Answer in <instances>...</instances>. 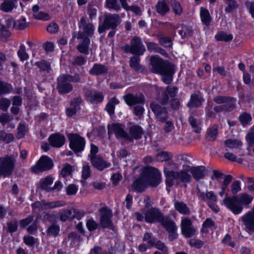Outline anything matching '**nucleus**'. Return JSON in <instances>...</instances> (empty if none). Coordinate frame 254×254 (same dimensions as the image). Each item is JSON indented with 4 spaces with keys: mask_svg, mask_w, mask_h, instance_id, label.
I'll return each mask as SVG.
<instances>
[{
    "mask_svg": "<svg viewBox=\"0 0 254 254\" xmlns=\"http://www.w3.org/2000/svg\"><path fill=\"white\" fill-rule=\"evenodd\" d=\"M189 157L187 155H180L175 162H169L164 167V172L166 177L167 186L172 187L174 180L189 183L191 180V175L196 180L203 178L206 170L203 166L191 167Z\"/></svg>",
    "mask_w": 254,
    "mask_h": 254,
    "instance_id": "nucleus-1",
    "label": "nucleus"
},
{
    "mask_svg": "<svg viewBox=\"0 0 254 254\" xmlns=\"http://www.w3.org/2000/svg\"><path fill=\"white\" fill-rule=\"evenodd\" d=\"M161 181V174L156 168L145 167L142 169L140 177L134 183V188L138 191H143L149 186L155 187Z\"/></svg>",
    "mask_w": 254,
    "mask_h": 254,
    "instance_id": "nucleus-2",
    "label": "nucleus"
},
{
    "mask_svg": "<svg viewBox=\"0 0 254 254\" xmlns=\"http://www.w3.org/2000/svg\"><path fill=\"white\" fill-rule=\"evenodd\" d=\"M253 197L247 193H243L238 196H227L223 200V204L234 214L241 213L244 207L250 204Z\"/></svg>",
    "mask_w": 254,
    "mask_h": 254,
    "instance_id": "nucleus-3",
    "label": "nucleus"
},
{
    "mask_svg": "<svg viewBox=\"0 0 254 254\" xmlns=\"http://www.w3.org/2000/svg\"><path fill=\"white\" fill-rule=\"evenodd\" d=\"M145 213V221L148 223L161 222L166 227L167 231L170 233V237L171 240L175 239L177 237L176 231L177 230L175 223L168 218H163L160 212L156 208H149L147 207Z\"/></svg>",
    "mask_w": 254,
    "mask_h": 254,
    "instance_id": "nucleus-4",
    "label": "nucleus"
},
{
    "mask_svg": "<svg viewBox=\"0 0 254 254\" xmlns=\"http://www.w3.org/2000/svg\"><path fill=\"white\" fill-rule=\"evenodd\" d=\"M150 62L153 71L162 75L164 82L166 84L170 83L175 72L174 65L156 56L151 57Z\"/></svg>",
    "mask_w": 254,
    "mask_h": 254,
    "instance_id": "nucleus-5",
    "label": "nucleus"
},
{
    "mask_svg": "<svg viewBox=\"0 0 254 254\" xmlns=\"http://www.w3.org/2000/svg\"><path fill=\"white\" fill-rule=\"evenodd\" d=\"M79 80V76L75 75L72 77L69 75H62L58 79V89L61 93H66L70 91L72 89V86L69 81L77 82Z\"/></svg>",
    "mask_w": 254,
    "mask_h": 254,
    "instance_id": "nucleus-6",
    "label": "nucleus"
},
{
    "mask_svg": "<svg viewBox=\"0 0 254 254\" xmlns=\"http://www.w3.org/2000/svg\"><path fill=\"white\" fill-rule=\"evenodd\" d=\"M15 159L6 156L0 158V175L7 176L11 174L13 171Z\"/></svg>",
    "mask_w": 254,
    "mask_h": 254,
    "instance_id": "nucleus-7",
    "label": "nucleus"
},
{
    "mask_svg": "<svg viewBox=\"0 0 254 254\" xmlns=\"http://www.w3.org/2000/svg\"><path fill=\"white\" fill-rule=\"evenodd\" d=\"M69 146L74 152H80L84 150L85 141L82 137L77 134H68Z\"/></svg>",
    "mask_w": 254,
    "mask_h": 254,
    "instance_id": "nucleus-8",
    "label": "nucleus"
},
{
    "mask_svg": "<svg viewBox=\"0 0 254 254\" xmlns=\"http://www.w3.org/2000/svg\"><path fill=\"white\" fill-rule=\"evenodd\" d=\"M53 160L47 156H42L36 164L31 167V171L35 173L51 169L53 166Z\"/></svg>",
    "mask_w": 254,
    "mask_h": 254,
    "instance_id": "nucleus-9",
    "label": "nucleus"
},
{
    "mask_svg": "<svg viewBox=\"0 0 254 254\" xmlns=\"http://www.w3.org/2000/svg\"><path fill=\"white\" fill-rule=\"evenodd\" d=\"M123 49L126 52H130L133 54L142 55L145 51V48L140 39L137 37L132 38L131 46L125 45Z\"/></svg>",
    "mask_w": 254,
    "mask_h": 254,
    "instance_id": "nucleus-10",
    "label": "nucleus"
},
{
    "mask_svg": "<svg viewBox=\"0 0 254 254\" xmlns=\"http://www.w3.org/2000/svg\"><path fill=\"white\" fill-rule=\"evenodd\" d=\"M121 22V19L118 15H109L107 16L102 25L99 26L98 31L102 33L106 29H114Z\"/></svg>",
    "mask_w": 254,
    "mask_h": 254,
    "instance_id": "nucleus-11",
    "label": "nucleus"
},
{
    "mask_svg": "<svg viewBox=\"0 0 254 254\" xmlns=\"http://www.w3.org/2000/svg\"><path fill=\"white\" fill-rule=\"evenodd\" d=\"M108 133L109 135L115 133L117 138L125 140L126 138H129L128 134L124 130V127L121 124H113L108 126Z\"/></svg>",
    "mask_w": 254,
    "mask_h": 254,
    "instance_id": "nucleus-12",
    "label": "nucleus"
},
{
    "mask_svg": "<svg viewBox=\"0 0 254 254\" xmlns=\"http://www.w3.org/2000/svg\"><path fill=\"white\" fill-rule=\"evenodd\" d=\"M65 205L64 201H57L50 202H39L37 201L32 205V207L35 211L37 210H43L51 208H55L56 207L63 206Z\"/></svg>",
    "mask_w": 254,
    "mask_h": 254,
    "instance_id": "nucleus-13",
    "label": "nucleus"
},
{
    "mask_svg": "<svg viewBox=\"0 0 254 254\" xmlns=\"http://www.w3.org/2000/svg\"><path fill=\"white\" fill-rule=\"evenodd\" d=\"M214 101L218 104L223 103L224 105L216 107L215 110L217 111L218 108L222 110H230V108L234 106L236 103V99L234 98H227L225 97L218 96L214 99Z\"/></svg>",
    "mask_w": 254,
    "mask_h": 254,
    "instance_id": "nucleus-14",
    "label": "nucleus"
},
{
    "mask_svg": "<svg viewBox=\"0 0 254 254\" xmlns=\"http://www.w3.org/2000/svg\"><path fill=\"white\" fill-rule=\"evenodd\" d=\"M201 196L203 199L206 201L210 207L215 212H217L219 211L218 206L215 204L217 201V196L212 191H210L206 193H202Z\"/></svg>",
    "mask_w": 254,
    "mask_h": 254,
    "instance_id": "nucleus-15",
    "label": "nucleus"
},
{
    "mask_svg": "<svg viewBox=\"0 0 254 254\" xmlns=\"http://www.w3.org/2000/svg\"><path fill=\"white\" fill-rule=\"evenodd\" d=\"M100 224L103 227H109L111 226V217L112 212L107 208H102L100 211Z\"/></svg>",
    "mask_w": 254,
    "mask_h": 254,
    "instance_id": "nucleus-16",
    "label": "nucleus"
},
{
    "mask_svg": "<svg viewBox=\"0 0 254 254\" xmlns=\"http://www.w3.org/2000/svg\"><path fill=\"white\" fill-rule=\"evenodd\" d=\"M181 229L183 234L187 238L190 237L195 232V229L191 227V221L187 218L182 219Z\"/></svg>",
    "mask_w": 254,
    "mask_h": 254,
    "instance_id": "nucleus-17",
    "label": "nucleus"
},
{
    "mask_svg": "<svg viewBox=\"0 0 254 254\" xmlns=\"http://www.w3.org/2000/svg\"><path fill=\"white\" fill-rule=\"evenodd\" d=\"M86 99L92 103H96L103 101L104 96L100 92L96 91L86 90L85 91Z\"/></svg>",
    "mask_w": 254,
    "mask_h": 254,
    "instance_id": "nucleus-18",
    "label": "nucleus"
},
{
    "mask_svg": "<svg viewBox=\"0 0 254 254\" xmlns=\"http://www.w3.org/2000/svg\"><path fill=\"white\" fill-rule=\"evenodd\" d=\"M151 108L158 120L162 121L166 119V110L165 108H163L160 105L155 104H152Z\"/></svg>",
    "mask_w": 254,
    "mask_h": 254,
    "instance_id": "nucleus-19",
    "label": "nucleus"
},
{
    "mask_svg": "<svg viewBox=\"0 0 254 254\" xmlns=\"http://www.w3.org/2000/svg\"><path fill=\"white\" fill-rule=\"evenodd\" d=\"M49 140L51 145L56 147H60L64 144L65 137L59 134H54L49 137Z\"/></svg>",
    "mask_w": 254,
    "mask_h": 254,
    "instance_id": "nucleus-20",
    "label": "nucleus"
},
{
    "mask_svg": "<svg viewBox=\"0 0 254 254\" xmlns=\"http://www.w3.org/2000/svg\"><path fill=\"white\" fill-rule=\"evenodd\" d=\"M128 136L129 138H126V141H132L134 139H137L140 137L142 134L141 128L137 126H132L129 127Z\"/></svg>",
    "mask_w": 254,
    "mask_h": 254,
    "instance_id": "nucleus-21",
    "label": "nucleus"
},
{
    "mask_svg": "<svg viewBox=\"0 0 254 254\" xmlns=\"http://www.w3.org/2000/svg\"><path fill=\"white\" fill-rule=\"evenodd\" d=\"M200 16L202 24L205 27H208L212 20L209 11L204 7H201Z\"/></svg>",
    "mask_w": 254,
    "mask_h": 254,
    "instance_id": "nucleus-22",
    "label": "nucleus"
},
{
    "mask_svg": "<svg viewBox=\"0 0 254 254\" xmlns=\"http://www.w3.org/2000/svg\"><path fill=\"white\" fill-rule=\"evenodd\" d=\"M231 181V177L227 175L224 177L223 183L221 187L220 190L218 192L219 195L223 197L224 195H227L229 191L228 185Z\"/></svg>",
    "mask_w": 254,
    "mask_h": 254,
    "instance_id": "nucleus-23",
    "label": "nucleus"
},
{
    "mask_svg": "<svg viewBox=\"0 0 254 254\" xmlns=\"http://www.w3.org/2000/svg\"><path fill=\"white\" fill-rule=\"evenodd\" d=\"M53 179L51 177H47L42 179L39 183V187L47 191H51L53 188L50 186L53 184Z\"/></svg>",
    "mask_w": 254,
    "mask_h": 254,
    "instance_id": "nucleus-24",
    "label": "nucleus"
},
{
    "mask_svg": "<svg viewBox=\"0 0 254 254\" xmlns=\"http://www.w3.org/2000/svg\"><path fill=\"white\" fill-rule=\"evenodd\" d=\"M78 39H82V41L80 42L77 49L81 53L87 54L88 52V45L90 43L89 39L87 37L82 38L80 33H79Z\"/></svg>",
    "mask_w": 254,
    "mask_h": 254,
    "instance_id": "nucleus-25",
    "label": "nucleus"
},
{
    "mask_svg": "<svg viewBox=\"0 0 254 254\" xmlns=\"http://www.w3.org/2000/svg\"><path fill=\"white\" fill-rule=\"evenodd\" d=\"M74 168L70 165L65 163L63 165V168L60 172V176L63 178H66L72 175L74 171Z\"/></svg>",
    "mask_w": 254,
    "mask_h": 254,
    "instance_id": "nucleus-26",
    "label": "nucleus"
},
{
    "mask_svg": "<svg viewBox=\"0 0 254 254\" xmlns=\"http://www.w3.org/2000/svg\"><path fill=\"white\" fill-rule=\"evenodd\" d=\"M91 162L95 168L100 170H103L108 166L107 163L100 157L92 159Z\"/></svg>",
    "mask_w": 254,
    "mask_h": 254,
    "instance_id": "nucleus-27",
    "label": "nucleus"
},
{
    "mask_svg": "<svg viewBox=\"0 0 254 254\" xmlns=\"http://www.w3.org/2000/svg\"><path fill=\"white\" fill-rule=\"evenodd\" d=\"M203 101L202 97L199 94H194L191 96L190 100L188 105L189 107H198Z\"/></svg>",
    "mask_w": 254,
    "mask_h": 254,
    "instance_id": "nucleus-28",
    "label": "nucleus"
},
{
    "mask_svg": "<svg viewBox=\"0 0 254 254\" xmlns=\"http://www.w3.org/2000/svg\"><path fill=\"white\" fill-rule=\"evenodd\" d=\"M226 147L230 149L239 148L242 145V142L238 139H229L225 141Z\"/></svg>",
    "mask_w": 254,
    "mask_h": 254,
    "instance_id": "nucleus-29",
    "label": "nucleus"
},
{
    "mask_svg": "<svg viewBox=\"0 0 254 254\" xmlns=\"http://www.w3.org/2000/svg\"><path fill=\"white\" fill-rule=\"evenodd\" d=\"M119 103V101L115 98H112L106 106V110L110 115H113L115 112V107Z\"/></svg>",
    "mask_w": 254,
    "mask_h": 254,
    "instance_id": "nucleus-30",
    "label": "nucleus"
},
{
    "mask_svg": "<svg viewBox=\"0 0 254 254\" xmlns=\"http://www.w3.org/2000/svg\"><path fill=\"white\" fill-rule=\"evenodd\" d=\"M85 20L82 18L80 21L79 27H84V32L88 35L92 34L94 32V27L91 23H88L85 25Z\"/></svg>",
    "mask_w": 254,
    "mask_h": 254,
    "instance_id": "nucleus-31",
    "label": "nucleus"
},
{
    "mask_svg": "<svg viewBox=\"0 0 254 254\" xmlns=\"http://www.w3.org/2000/svg\"><path fill=\"white\" fill-rule=\"evenodd\" d=\"M172 157V155L171 153L162 151L159 153H158L155 156V161L156 162H163L166 161L170 159H171Z\"/></svg>",
    "mask_w": 254,
    "mask_h": 254,
    "instance_id": "nucleus-32",
    "label": "nucleus"
},
{
    "mask_svg": "<svg viewBox=\"0 0 254 254\" xmlns=\"http://www.w3.org/2000/svg\"><path fill=\"white\" fill-rule=\"evenodd\" d=\"M106 68L101 64H95L90 70V73L93 75H98L106 72Z\"/></svg>",
    "mask_w": 254,
    "mask_h": 254,
    "instance_id": "nucleus-33",
    "label": "nucleus"
},
{
    "mask_svg": "<svg viewBox=\"0 0 254 254\" xmlns=\"http://www.w3.org/2000/svg\"><path fill=\"white\" fill-rule=\"evenodd\" d=\"M218 134V127L216 125H214L208 129L207 137L211 140L216 139Z\"/></svg>",
    "mask_w": 254,
    "mask_h": 254,
    "instance_id": "nucleus-34",
    "label": "nucleus"
},
{
    "mask_svg": "<svg viewBox=\"0 0 254 254\" xmlns=\"http://www.w3.org/2000/svg\"><path fill=\"white\" fill-rule=\"evenodd\" d=\"M122 7L127 11L131 10L134 12L136 14L139 15L141 14V10L137 6L129 7L127 5L126 0H120Z\"/></svg>",
    "mask_w": 254,
    "mask_h": 254,
    "instance_id": "nucleus-35",
    "label": "nucleus"
},
{
    "mask_svg": "<svg viewBox=\"0 0 254 254\" xmlns=\"http://www.w3.org/2000/svg\"><path fill=\"white\" fill-rule=\"evenodd\" d=\"M28 26V24L26 21V18L22 17L14 22L13 26L17 29L22 30Z\"/></svg>",
    "mask_w": 254,
    "mask_h": 254,
    "instance_id": "nucleus-36",
    "label": "nucleus"
},
{
    "mask_svg": "<svg viewBox=\"0 0 254 254\" xmlns=\"http://www.w3.org/2000/svg\"><path fill=\"white\" fill-rule=\"evenodd\" d=\"M177 92V89L175 87H168L166 89L164 100L163 103L165 104L170 97H173L176 96Z\"/></svg>",
    "mask_w": 254,
    "mask_h": 254,
    "instance_id": "nucleus-37",
    "label": "nucleus"
},
{
    "mask_svg": "<svg viewBox=\"0 0 254 254\" xmlns=\"http://www.w3.org/2000/svg\"><path fill=\"white\" fill-rule=\"evenodd\" d=\"M11 90L10 84L0 80V96L9 93Z\"/></svg>",
    "mask_w": 254,
    "mask_h": 254,
    "instance_id": "nucleus-38",
    "label": "nucleus"
},
{
    "mask_svg": "<svg viewBox=\"0 0 254 254\" xmlns=\"http://www.w3.org/2000/svg\"><path fill=\"white\" fill-rule=\"evenodd\" d=\"M157 12L160 14L164 15L169 11V7L165 1L158 2L157 5Z\"/></svg>",
    "mask_w": 254,
    "mask_h": 254,
    "instance_id": "nucleus-39",
    "label": "nucleus"
},
{
    "mask_svg": "<svg viewBox=\"0 0 254 254\" xmlns=\"http://www.w3.org/2000/svg\"><path fill=\"white\" fill-rule=\"evenodd\" d=\"M176 209L181 214H187L189 212V209L187 205L182 202H177L175 204Z\"/></svg>",
    "mask_w": 254,
    "mask_h": 254,
    "instance_id": "nucleus-40",
    "label": "nucleus"
},
{
    "mask_svg": "<svg viewBox=\"0 0 254 254\" xmlns=\"http://www.w3.org/2000/svg\"><path fill=\"white\" fill-rule=\"evenodd\" d=\"M60 219L62 221H65L72 218V215L71 210H64L60 212Z\"/></svg>",
    "mask_w": 254,
    "mask_h": 254,
    "instance_id": "nucleus-41",
    "label": "nucleus"
},
{
    "mask_svg": "<svg viewBox=\"0 0 254 254\" xmlns=\"http://www.w3.org/2000/svg\"><path fill=\"white\" fill-rule=\"evenodd\" d=\"M106 5L110 9L118 10L120 9V6L117 2V0H106Z\"/></svg>",
    "mask_w": 254,
    "mask_h": 254,
    "instance_id": "nucleus-42",
    "label": "nucleus"
},
{
    "mask_svg": "<svg viewBox=\"0 0 254 254\" xmlns=\"http://www.w3.org/2000/svg\"><path fill=\"white\" fill-rule=\"evenodd\" d=\"M214 227V222L210 219H207L202 225V230L203 232H208Z\"/></svg>",
    "mask_w": 254,
    "mask_h": 254,
    "instance_id": "nucleus-43",
    "label": "nucleus"
},
{
    "mask_svg": "<svg viewBox=\"0 0 254 254\" xmlns=\"http://www.w3.org/2000/svg\"><path fill=\"white\" fill-rule=\"evenodd\" d=\"M232 36L224 32H219L215 35V38L218 41H229L232 39Z\"/></svg>",
    "mask_w": 254,
    "mask_h": 254,
    "instance_id": "nucleus-44",
    "label": "nucleus"
},
{
    "mask_svg": "<svg viewBox=\"0 0 254 254\" xmlns=\"http://www.w3.org/2000/svg\"><path fill=\"white\" fill-rule=\"evenodd\" d=\"M189 122L193 128V130L196 132H199L201 129L200 127V123L193 117H191L189 119Z\"/></svg>",
    "mask_w": 254,
    "mask_h": 254,
    "instance_id": "nucleus-45",
    "label": "nucleus"
},
{
    "mask_svg": "<svg viewBox=\"0 0 254 254\" xmlns=\"http://www.w3.org/2000/svg\"><path fill=\"white\" fill-rule=\"evenodd\" d=\"M125 100L127 104L131 106L140 102L139 100L132 94H127L125 96Z\"/></svg>",
    "mask_w": 254,
    "mask_h": 254,
    "instance_id": "nucleus-46",
    "label": "nucleus"
},
{
    "mask_svg": "<svg viewBox=\"0 0 254 254\" xmlns=\"http://www.w3.org/2000/svg\"><path fill=\"white\" fill-rule=\"evenodd\" d=\"M13 139V135L11 133H6L3 131H0V140L9 143Z\"/></svg>",
    "mask_w": 254,
    "mask_h": 254,
    "instance_id": "nucleus-47",
    "label": "nucleus"
},
{
    "mask_svg": "<svg viewBox=\"0 0 254 254\" xmlns=\"http://www.w3.org/2000/svg\"><path fill=\"white\" fill-rule=\"evenodd\" d=\"M240 121L243 126H246L249 124L252 120L251 116L247 113H243L240 116Z\"/></svg>",
    "mask_w": 254,
    "mask_h": 254,
    "instance_id": "nucleus-48",
    "label": "nucleus"
},
{
    "mask_svg": "<svg viewBox=\"0 0 254 254\" xmlns=\"http://www.w3.org/2000/svg\"><path fill=\"white\" fill-rule=\"evenodd\" d=\"M86 225L87 229L90 231H94L98 227V224L92 218L87 220Z\"/></svg>",
    "mask_w": 254,
    "mask_h": 254,
    "instance_id": "nucleus-49",
    "label": "nucleus"
},
{
    "mask_svg": "<svg viewBox=\"0 0 254 254\" xmlns=\"http://www.w3.org/2000/svg\"><path fill=\"white\" fill-rule=\"evenodd\" d=\"M171 4L172 8L176 14H180L182 13V8L179 2L175 0H172L171 1Z\"/></svg>",
    "mask_w": 254,
    "mask_h": 254,
    "instance_id": "nucleus-50",
    "label": "nucleus"
},
{
    "mask_svg": "<svg viewBox=\"0 0 254 254\" xmlns=\"http://www.w3.org/2000/svg\"><path fill=\"white\" fill-rule=\"evenodd\" d=\"M18 55L21 61H25L28 58L29 56L26 52L25 46L22 45L20 47V49L18 51Z\"/></svg>",
    "mask_w": 254,
    "mask_h": 254,
    "instance_id": "nucleus-51",
    "label": "nucleus"
},
{
    "mask_svg": "<svg viewBox=\"0 0 254 254\" xmlns=\"http://www.w3.org/2000/svg\"><path fill=\"white\" fill-rule=\"evenodd\" d=\"M33 16L35 18L42 20H48L50 19V16L49 14L41 11L33 14Z\"/></svg>",
    "mask_w": 254,
    "mask_h": 254,
    "instance_id": "nucleus-52",
    "label": "nucleus"
},
{
    "mask_svg": "<svg viewBox=\"0 0 254 254\" xmlns=\"http://www.w3.org/2000/svg\"><path fill=\"white\" fill-rule=\"evenodd\" d=\"M10 104V101L6 98L0 99V109L6 111L9 107Z\"/></svg>",
    "mask_w": 254,
    "mask_h": 254,
    "instance_id": "nucleus-53",
    "label": "nucleus"
},
{
    "mask_svg": "<svg viewBox=\"0 0 254 254\" xmlns=\"http://www.w3.org/2000/svg\"><path fill=\"white\" fill-rule=\"evenodd\" d=\"M78 190V187L74 184L69 185L66 189V192L67 195H74Z\"/></svg>",
    "mask_w": 254,
    "mask_h": 254,
    "instance_id": "nucleus-54",
    "label": "nucleus"
},
{
    "mask_svg": "<svg viewBox=\"0 0 254 254\" xmlns=\"http://www.w3.org/2000/svg\"><path fill=\"white\" fill-rule=\"evenodd\" d=\"M77 110V105H74L71 103L69 107L67 108L66 110V115L68 117H72L74 115Z\"/></svg>",
    "mask_w": 254,
    "mask_h": 254,
    "instance_id": "nucleus-55",
    "label": "nucleus"
},
{
    "mask_svg": "<svg viewBox=\"0 0 254 254\" xmlns=\"http://www.w3.org/2000/svg\"><path fill=\"white\" fill-rule=\"evenodd\" d=\"M41 70L49 71L50 70V64L45 61H41L37 63Z\"/></svg>",
    "mask_w": 254,
    "mask_h": 254,
    "instance_id": "nucleus-56",
    "label": "nucleus"
},
{
    "mask_svg": "<svg viewBox=\"0 0 254 254\" xmlns=\"http://www.w3.org/2000/svg\"><path fill=\"white\" fill-rule=\"evenodd\" d=\"M17 129V137L19 138L23 137L25 135V133L27 131V128L24 125L21 124L18 127Z\"/></svg>",
    "mask_w": 254,
    "mask_h": 254,
    "instance_id": "nucleus-57",
    "label": "nucleus"
},
{
    "mask_svg": "<svg viewBox=\"0 0 254 254\" xmlns=\"http://www.w3.org/2000/svg\"><path fill=\"white\" fill-rule=\"evenodd\" d=\"M160 43L165 47H170L172 45V41L170 38L163 37L159 40Z\"/></svg>",
    "mask_w": 254,
    "mask_h": 254,
    "instance_id": "nucleus-58",
    "label": "nucleus"
},
{
    "mask_svg": "<svg viewBox=\"0 0 254 254\" xmlns=\"http://www.w3.org/2000/svg\"><path fill=\"white\" fill-rule=\"evenodd\" d=\"M90 174L89 166L87 164H83L82 167V177L83 179H87Z\"/></svg>",
    "mask_w": 254,
    "mask_h": 254,
    "instance_id": "nucleus-59",
    "label": "nucleus"
},
{
    "mask_svg": "<svg viewBox=\"0 0 254 254\" xmlns=\"http://www.w3.org/2000/svg\"><path fill=\"white\" fill-rule=\"evenodd\" d=\"M246 138L248 144L250 146L254 145V131H253V128L248 133Z\"/></svg>",
    "mask_w": 254,
    "mask_h": 254,
    "instance_id": "nucleus-60",
    "label": "nucleus"
},
{
    "mask_svg": "<svg viewBox=\"0 0 254 254\" xmlns=\"http://www.w3.org/2000/svg\"><path fill=\"white\" fill-rule=\"evenodd\" d=\"M241 187L240 183L238 181H234L231 186V191L233 194H236L238 192L240 191Z\"/></svg>",
    "mask_w": 254,
    "mask_h": 254,
    "instance_id": "nucleus-61",
    "label": "nucleus"
},
{
    "mask_svg": "<svg viewBox=\"0 0 254 254\" xmlns=\"http://www.w3.org/2000/svg\"><path fill=\"white\" fill-rule=\"evenodd\" d=\"M143 240L147 242L150 247L154 246L155 242V240L152 238L151 234L149 233L145 234Z\"/></svg>",
    "mask_w": 254,
    "mask_h": 254,
    "instance_id": "nucleus-62",
    "label": "nucleus"
},
{
    "mask_svg": "<svg viewBox=\"0 0 254 254\" xmlns=\"http://www.w3.org/2000/svg\"><path fill=\"white\" fill-rule=\"evenodd\" d=\"M139 58L137 57H134L130 59V66L136 70H137L139 67Z\"/></svg>",
    "mask_w": 254,
    "mask_h": 254,
    "instance_id": "nucleus-63",
    "label": "nucleus"
},
{
    "mask_svg": "<svg viewBox=\"0 0 254 254\" xmlns=\"http://www.w3.org/2000/svg\"><path fill=\"white\" fill-rule=\"evenodd\" d=\"M60 232L59 226L53 225L49 227L48 229V233L52 236L57 235Z\"/></svg>",
    "mask_w": 254,
    "mask_h": 254,
    "instance_id": "nucleus-64",
    "label": "nucleus"
}]
</instances>
